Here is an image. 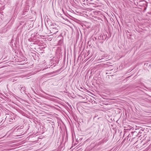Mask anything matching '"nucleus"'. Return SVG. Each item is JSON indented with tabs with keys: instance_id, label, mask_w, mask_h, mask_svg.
Instances as JSON below:
<instances>
[{
	"instance_id": "f257e3e1",
	"label": "nucleus",
	"mask_w": 151,
	"mask_h": 151,
	"mask_svg": "<svg viewBox=\"0 0 151 151\" xmlns=\"http://www.w3.org/2000/svg\"><path fill=\"white\" fill-rule=\"evenodd\" d=\"M101 40H104V38H103V35L102 34L99 36L98 38V41H101Z\"/></svg>"
},
{
	"instance_id": "f03ea898",
	"label": "nucleus",
	"mask_w": 151,
	"mask_h": 151,
	"mask_svg": "<svg viewBox=\"0 0 151 151\" xmlns=\"http://www.w3.org/2000/svg\"><path fill=\"white\" fill-rule=\"evenodd\" d=\"M145 130H146L145 128H140V130L139 131V133H142V132Z\"/></svg>"
},
{
	"instance_id": "7ed1b4c3",
	"label": "nucleus",
	"mask_w": 151,
	"mask_h": 151,
	"mask_svg": "<svg viewBox=\"0 0 151 151\" xmlns=\"http://www.w3.org/2000/svg\"><path fill=\"white\" fill-rule=\"evenodd\" d=\"M104 37H105V38H104V40H105L107 38V40H108L109 38L110 37H111V36H110L109 37V36H107V35L106 34L105 35H104Z\"/></svg>"
},
{
	"instance_id": "20e7f679",
	"label": "nucleus",
	"mask_w": 151,
	"mask_h": 151,
	"mask_svg": "<svg viewBox=\"0 0 151 151\" xmlns=\"http://www.w3.org/2000/svg\"><path fill=\"white\" fill-rule=\"evenodd\" d=\"M66 9V8L65 7V6H63V7L62 8V10L63 12L64 13V9Z\"/></svg>"
},
{
	"instance_id": "39448f33",
	"label": "nucleus",
	"mask_w": 151,
	"mask_h": 151,
	"mask_svg": "<svg viewBox=\"0 0 151 151\" xmlns=\"http://www.w3.org/2000/svg\"><path fill=\"white\" fill-rule=\"evenodd\" d=\"M129 35L130 36H132V35L131 34H127V37H128V38H130V37H129Z\"/></svg>"
},
{
	"instance_id": "423d86ee",
	"label": "nucleus",
	"mask_w": 151,
	"mask_h": 151,
	"mask_svg": "<svg viewBox=\"0 0 151 151\" xmlns=\"http://www.w3.org/2000/svg\"><path fill=\"white\" fill-rule=\"evenodd\" d=\"M93 40L94 41H95V40H96L97 39H96V37H94V38H93Z\"/></svg>"
},
{
	"instance_id": "0eeeda50",
	"label": "nucleus",
	"mask_w": 151,
	"mask_h": 151,
	"mask_svg": "<svg viewBox=\"0 0 151 151\" xmlns=\"http://www.w3.org/2000/svg\"><path fill=\"white\" fill-rule=\"evenodd\" d=\"M98 42L101 43H103V41H98Z\"/></svg>"
},
{
	"instance_id": "6e6552de",
	"label": "nucleus",
	"mask_w": 151,
	"mask_h": 151,
	"mask_svg": "<svg viewBox=\"0 0 151 151\" xmlns=\"http://www.w3.org/2000/svg\"><path fill=\"white\" fill-rule=\"evenodd\" d=\"M70 34H71V32H73V30L71 29H71L70 30Z\"/></svg>"
},
{
	"instance_id": "1a4fd4ad",
	"label": "nucleus",
	"mask_w": 151,
	"mask_h": 151,
	"mask_svg": "<svg viewBox=\"0 0 151 151\" xmlns=\"http://www.w3.org/2000/svg\"><path fill=\"white\" fill-rule=\"evenodd\" d=\"M69 37H71V35L70 36H69V35H68V38H69Z\"/></svg>"
},
{
	"instance_id": "9d476101",
	"label": "nucleus",
	"mask_w": 151,
	"mask_h": 151,
	"mask_svg": "<svg viewBox=\"0 0 151 151\" xmlns=\"http://www.w3.org/2000/svg\"><path fill=\"white\" fill-rule=\"evenodd\" d=\"M66 20H67V21L69 22V21L67 19H66Z\"/></svg>"
},
{
	"instance_id": "9b49d317",
	"label": "nucleus",
	"mask_w": 151,
	"mask_h": 151,
	"mask_svg": "<svg viewBox=\"0 0 151 151\" xmlns=\"http://www.w3.org/2000/svg\"><path fill=\"white\" fill-rule=\"evenodd\" d=\"M145 88H147V89H148V88H147V87H145Z\"/></svg>"
},
{
	"instance_id": "f8f14e48",
	"label": "nucleus",
	"mask_w": 151,
	"mask_h": 151,
	"mask_svg": "<svg viewBox=\"0 0 151 151\" xmlns=\"http://www.w3.org/2000/svg\"><path fill=\"white\" fill-rule=\"evenodd\" d=\"M66 104H68V102H67Z\"/></svg>"
},
{
	"instance_id": "ddd939ff",
	"label": "nucleus",
	"mask_w": 151,
	"mask_h": 151,
	"mask_svg": "<svg viewBox=\"0 0 151 151\" xmlns=\"http://www.w3.org/2000/svg\"><path fill=\"white\" fill-rule=\"evenodd\" d=\"M105 37H104V35H103V38H105Z\"/></svg>"
},
{
	"instance_id": "4468645a",
	"label": "nucleus",
	"mask_w": 151,
	"mask_h": 151,
	"mask_svg": "<svg viewBox=\"0 0 151 151\" xmlns=\"http://www.w3.org/2000/svg\"><path fill=\"white\" fill-rule=\"evenodd\" d=\"M62 18H63V19H64V18H63V17H62Z\"/></svg>"
}]
</instances>
